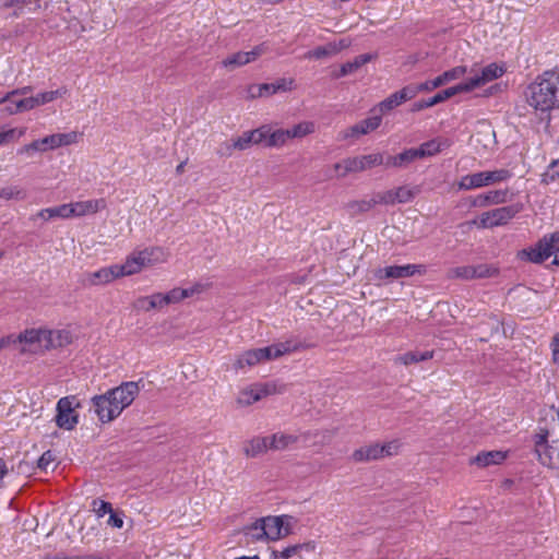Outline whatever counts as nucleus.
Returning a JSON list of instances; mask_svg holds the SVG:
<instances>
[{
  "mask_svg": "<svg viewBox=\"0 0 559 559\" xmlns=\"http://www.w3.org/2000/svg\"><path fill=\"white\" fill-rule=\"evenodd\" d=\"M405 103L400 92H394L389 97L383 99L379 104V110L381 114H384L386 111H390L394 109L395 107L400 106L401 104Z\"/></svg>",
  "mask_w": 559,
  "mask_h": 559,
  "instance_id": "nucleus-40",
  "label": "nucleus"
},
{
  "mask_svg": "<svg viewBox=\"0 0 559 559\" xmlns=\"http://www.w3.org/2000/svg\"><path fill=\"white\" fill-rule=\"evenodd\" d=\"M376 56L371 53H362L354 58L353 61L345 62L341 66L340 71L334 73L333 76L335 79H340L356 72L359 68H361L367 62L371 61Z\"/></svg>",
  "mask_w": 559,
  "mask_h": 559,
  "instance_id": "nucleus-25",
  "label": "nucleus"
},
{
  "mask_svg": "<svg viewBox=\"0 0 559 559\" xmlns=\"http://www.w3.org/2000/svg\"><path fill=\"white\" fill-rule=\"evenodd\" d=\"M140 382L128 381L107 391L109 396L117 404L120 413L132 404L140 392Z\"/></svg>",
  "mask_w": 559,
  "mask_h": 559,
  "instance_id": "nucleus-10",
  "label": "nucleus"
},
{
  "mask_svg": "<svg viewBox=\"0 0 559 559\" xmlns=\"http://www.w3.org/2000/svg\"><path fill=\"white\" fill-rule=\"evenodd\" d=\"M246 64H248V58H246L245 51L235 52L222 61L223 67L230 69H235Z\"/></svg>",
  "mask_w": 559,
  "mask_h": 559,
  "instance_id": "nucleus-41",
  "label": "nucleus"
},
{
  "mask_svg": "<svg viewBox=\"0 0 559 559\" xmlns=\"http://www.w3.org/2000/svg\"><path fill=\"white\" fill-rule=\"evenodd\" d=\"M309 544H295L290 545L283 550H275L273 549L271 551L270 559H290L293 556L299 554L302 549H308Z\"/></svg>",
  "mask_w": 559,
  "mask_h": 559,
  "instance_id": "nucleus-36",
  "label": "nucleus"
},
{
  "mask_svg": "<svg viewBox=\"0 0 559 559\" xmlns=\"http://www.w3.org/2000/svg\"><path fill=\"white\" fill-rule=\"evenodd\" d=\"M381 120V115H374L364 119L342 132V139L346 140L348 138H358L360 135L368 134L369 132L379 128Z\"/></svg>",
  "mask_w": 559,
  "mask_h": 559,
  "instance_id": "nucleus-20",
  "label": "nucleus"
},
{
  "mask_svg": "<svg viewBox=\"0 0 559 559\" xmlns=\"http://www.w3.org/2000/svg\"><path fill=\"white\" fill-rule=\"evenodd\" d=\"M262 527H264L263 519L255 521L252 525H250L247 530V534L251 536L252 540H263L264 534H262Z\"/></svg>",
  "mask_w": 559,
  "mask_h": 559,
  "instance_id": "nucleus-51",
  "label": "nucleus"
},
{
  "mask_svg": "<svg viewBox=\"0 0 559 559\" xmlns=\"http://www.w3.org/2000/svg\"><path fill=\"white\" fill-rule=\"evenodd\" d=\"M340 51V48H337L336 43L328 44L326 46H320L313 49L309 52L310 57H313L316 59H321L328 56L335 55Z\"/></svg>",
  "mask_w": 559,
  "mask_h": 559,
  "instance_id": "nucleus-44",
  "label": "nucleus"
},
{
  "mask_svg": "<svg viewBox=\"0 0 559 559\" xmlns=\"http://www.w3.org/2000/svg\"><path fill=\"white\" fill-rule=\"evenodd\" d=\"M55 211H56L57 217L69 218L71 216H73L72 203L56 206Z\"/></svg>",
  "mask_w": 559,
  "mask_h": 559,
  "instance_id": "nucleus-57",
  "label": "nucleus"
},
{
  "mask_svg": "<svg viewBox=\"0 0 559 559\" xmlns=\"http://www.w3.org/2000/svg\"><path fill=\"white\" fill-rule=\"evenodd\" d=\"M432 357L433 352H406L405 354L397 356L395 361L401 362L403 365H409L414 362L428 360L431 359Z\"/></svg>",
  "mask_w": 559,
  "mask_h": 559,
  "instance_id": "nucleus-34",
  "label": "nucleus"
},
{
  "mask_svg": "<svg viewBox=\"0 0 559 559\" xmlns=\"http://www.w3.org/2000/svg\"><path fill=\"white\" fill-rule=\"evenodd\" d=\"M119 278L116 265L102 267L95 272H86L84 274L83 284L88 286L106 285Z\"/></svg>",
  "mask_w": 559,
  "mask_h": 559,
  "instance_id": "nucleus-18",
  "label": "nucleus"
},
{
  "mask_svg": "<svg viewBox=\"0 0 559 559\" xmlns=\"http://www.w3.org/2000/svg\"><path fill=\"white\" fill-rule=\"evenodd\" d=\"M286 130L289 132V140L301 139L308 134L313 133L316 130V124L312 121H302Z\"/></svg>",
  "mask_w": 559,
  "mask_h": 559,
  "instance_id": "nucleus-35",
  "label": "nucleus"
},
{
  "mask_svg": "<svg viewBox=\"0 0 559 559\" xmlns=\"http://www.w3.org/2000/svg\"><path fill=\"white\" fill-rule=\"evenodd\" d=\"M290 519L289 516H269L263 519L264 527L261 532L264 534V539L277 540L281 537L287 536L290 533L288 526H284V520Z\"/></svg>",
  "mask_w": 559,
  "mask_h": 559,
  "instance_id": "nucleus-16",
  "label": "nucleus"
},
{
  "mask_svg": "<svg viewBox=\"0 0 559 559\" xmlns=\"http://www.w3.org/2000/svg\"><path fill=\"white\" fill-rule=\"evenodd\" d=\"M460 93H468L467 90H466V86L464 85V83H460V84H456L454 86H451V87H448L443 91H440L438 92L436 95H433L432 97L428 98L429 99V103L432 106L437 105V104H440Z\"/></svg>",
  "mask_w": 559,
  "mask_h": 559,
  "instance_id": "nucleus-31",
  "label": "nucleus"
},
{
  "mask_svg": "<svg viewBox=\"0 0 559 559\" xmlns=\"http://www.w3.org/2000/svg\"><path fill=\"white\" fill-rule=\"evenodd\" d=\"M148 297L151 299V304H152V308L153 309L163 308L164 306L168 305L167 301H166V298H165V294L157 293V294H153V295H151Z\"/></svg>",
  "mask_w": 559,
  "mask_h": 559,
  "instance_id": "nucleus-58",
  "label": "nucleus"
},
{
  "mask_svg": "<svg viewBox=\"0 0 559 559\" xmlns=\"http://www.w3.org/2000/svg\"><path fill=\"white\" fill-rule=\"evenodd\" d=\"M507 452L503 451L480 452L475 457H473L472 463H475L481 467H486L489 465L501 464L507 459Z\"/></svg>",
  "mask_w": 559,
  "mask_h": 559,
  "instance_id": "nucleus-27",
  "label": "nucleus"
},
{
  "mask_svg": "<svg viewBox=\"0 0 559 559\" xmlns=\"http://www.w3.org/2000/svg\"><path fill=\"white\" fill-rule=\"evenodd\" d=\"M396 203H407L415 198V191L405 186L394 189Z\"/></svg>",
  "mask_w": 559,
  "mask_h": 559,
  "instance_id": "nucleus-45",
  "label": "nucleus"
},
{
  "mask_svg": "<svg viewBox=\"0 0 559 559\" xmlns=\"http://www.w3.org/2000/svg\"><path fill=\"white\" fill-rule=\"evenodd\" d=\"M426 272L427 266L425 264L389 265L376 269L373 272V277L379 282H386L411 277L415 274L423 275Z\"/></svg>",
  "mask_w": 559,
  "mask_h": 559,
  "instance_id": "nucleus-7",
  "label": "nucleus"
},
{
  "mask_svg": "<svg viewBox=\"0 0 559 559\" xmlns=\"http://www.w3.org/2000/svg\"><path fill=\"white\" fill-rule=\"evenodd\" d=\"M506 71L507 69L504 63L492 62L483 68L479 74L469 78L463 83L466 86L467 92H471L476 87L483 86L493 80L501 78Z\"/></svg>",
  "mask_w": 559,
  "mask_h": 559,
  "instance_id": "nucleus-13",
  "label": "nucleus"
},
{
  "mask_svg": "<svg viewBox=\"0 0 559 559\" xmlns=\"http://www.w3.org/2000/svg\"><path fill=\"white\" fill-rule=\"evenodd\" d=\"M285 390V384L276 382L253 383L241 389L236 401L241 407L250 406L266 396L282 394Z\"/></svg>",
  "mask_w": 559,
  "mask_h": 559,
  "instance_id": "nucleus-2",
  "label": "nucleus"
},
{
  "mask_svg": "<svg viewBox=\"0 0 559 559\" xmlns=\"http://www.w3.org/2000/svg\"><path fill=\"white\" fill-rule=\"evenodd\" d=\"M37 337V332L34 329H26L19 334H9L0 337V349L16 345H34V340Z\"/></svg>",
  "mask_w": 559,
  "mask_h": 559,
  "instance_id": "nucleus-23",
  "label": "nucleus"
},
{
  "mask_svg": "<svg viewBox=\"0 0 559 559\" xmlns=\"http://www.w3.org/2000/svg\"><path fill=\"white\" fill-rule=\"evenodd\" d=\"M198 289L190 288V289H182V288H174L170 292L165 294V298L167 304H175L178 301L183 300L185 298H188L192 296Z\"/></svg>",
  "mask_w": 559,
  "mask_h": 559,
  "instance_id": "nucleus-39",
  "label": "nucleus"
},
{
  "mask_svg": "<svg viewBox=\"0 0 559 559\" xmlns=\"http://www.w3.org/2000/svg\"><path fill=\"white\" fill-rule=\"evenodd\" d=\"M37 337L34 344L45 342V349H58L73 344L74 335L69 329L50 330L45 328L34 329Z\"/></svg>",
  "mask_w": 559,
  "mask_h": 559,
  "instance_id": "nucleus-6",
  "label": "nucleus"
},
{
  "mask_svg": "<svg viewBox=\"0 0 559 559\" xmlns=\"http://www.w3.org/2000/svg\"><path fill=\"white\" fill-rule=\"evenodd\" d=\"M67 88L61 87L56 91L43 92L36 96L24 97L19 100H12V105L4 106L1 112L7 115H14L23 111L31 110L35 107L48 104L55 99L62 97L67 94Z\"/></svg>",
  "mask_w": 559,
  "mask_h": 559,
  "instance_id": "nucleus-3",
  "label": "nucleus"
},
{
  "mask_svg": "<svg viewBox=\"0 0 559 559\" xmlns=\"http://www.w3.org/2000/svg\"><path fill=\"white\" fill-rule=\"evenodd\" d=\"M92 506L98 518H103L105 514L114 511L111 503L104 500L95 499L93 500Z\"/></svg>",
  "mask_w": 559,
  "mask_h": 559,
  "instance_id": "nucleus-50",
  "label": "nucleus"
},
{
  "mask_svg": "<svg viewBox=\"0 0 559 559\" xmlns=\"http://www.w3.org/2000/svg\"><path fill=\"white\" fill-rule=\"evenodd\" d=\"M260 131L263 130L261 136V144L264 147H281L289 140V132L284 129L273 130L271 126L263 124L259 127Z\"/></svg>",
  "mask_w": 559,
  "mask_h": 559,
  "instance_id": "nucleus-19",
  "label": "nucleus"
},
{
  "mask_svg": "<svg viewBox=\"0 0 559 559\" xmlns=\"http://www.w3.org/2000/svg\"><path fill=\"white\" fill-rule=\"evenodd\" d=\"M418 158L419 156L417 151L413 147L405 150L395 156H389L383 164L388 167L403 168Z\"/></svg>",
  "mask_w": 559,
  "mask_h": 559,
  "instance_id": "nucleus-26",
  "label": "nucleus"
},
{
  "mask_svg": "<svg viewBox=\"0 0 559 559\" xmlns=\"http://www.w3.org/2000/svg\"><path fill=\"white\" fill-rule=\"evenodd\" d=\"M499 273L498 267L488 263H480L477 265H463L450 270V278H460L464 281L488 278L496 276Z\"/></svg>",
  "mask_w": 559,
  "mask_h": 559,
  "instance_id": "nucleus-9",
  "label": "nucleus"
},
{
  "mask_svg": "<svg viewBox=\"0 0 559 559\" xmlns=\"http://www.w3.org/2000/svg\"><path fill=\"white\" fill-rule=\"evenodd\" d=\"M261 349H302L299 342L286 340L285 342L273 343L272 345L262 347Z\"/></svg>",
  "mask_w": 559,
  "mask_h": 559,
  "instance_id": "nucleus-49",
  "label": "nucleus"
},
{
  "mask_svg": "<svg viewBox=\"0 0 559 559\" xmlns=\"http://www.w3.org/2000/svg\"><path fill=\"white\" fill-rule=\"evenodd\" d=\"M467 72V68L465 66H457L450 70L444 71L442 74L438 75L432 80H428L421 83V87L425 92H431L449 82L457 80L462 78Z\"/></svg>",
  "mask_w": 559,
  "mask_h": 559,
  "instance_id": "nucleus-17",
  "label": "nucleus"
},
{
  "mask_svg": "<svg viewBox=\"0 0 559 559\" xmlns=\"http://www.w3.org/2000/svg\"><path fill=\"white\" fill-rule=\"evenodd\" d=\"M134 307L138 309V310H142V311H150L152 310V304H151V299L148 296H144V297H140L135 300L134 302Z\"/></svg>",
  "mask_w": 559,
  "mask_h": 559,
  "instance_id": "nucleus-61",
  "label": "nucleus"
},
{
  "mask_svg": "<svg viewBox=\"0 0 559 559\" xmlns=\"http://www.w3.org/2000/svg\"><path fill=\"white\" fill-rule=\"evenodd\" d=\"M36 217H39L44 221H49L51 218L57 217L55 207L43 209L39 212H37L36 215L32 216L31 219H35Z\"/></svg>",
  "mask_w": 559,
  "mask_h": 559,
  "instance_id": "nucleus-60",
  "label": "nucleus"
},
{
  "mask_svg": "<svg viewBox=\"0 0 559 559\" xmlns=\"http://www.w3.org/2000/svg\"><path fill=\"white\" fill-rule=\"evenodd\" d=\"M249 93L251 97H263L270 96L276 93L275 84L273 83H263L259 85H253L249 88Z\"/></svg>",
  "mask_w": 559,
  "mask_h": 559,
  "instance_id": "nucleus-43",
  "label": "nucleus"
},
{
  "mask_svg": "<svg viewBox=\"0 0 559 559\" xmlns=\"http://www.w3.org/2000/svg\"><path fill=\"white\" fill-rule=\"evenodd\" d=\"M158 249H144L142 251L134 252L136 259V267L139 272L147 265H152L157 259H154V254L158 252Z\"/></svg>",
  "mask_w": 559,
  "mask_h": 559,
  "instance_id": "nucleus-38",
  "label": "nucleus"
},
{
  "mask_svg": "<svg viewBox=\"0 0 559 559\" xmlns=\"http://www.w3.org/2000/svg\"><path fill=\"white\" fill-rule=\"evenodd\" d=\"M542 243H545L549 251L556 253L559 251V231L551 234L549 237L545 236L540 239Z\"/></svg>",
  "mask_w": 559,
  "mask_h": 559,
  "instance_id": "nucleus-52",
  "label": "nucleus"
},
{
  "mask_svg": "<svg viewBox=\"0 0 559 559\" xmlns=\"http://www.w3.org/2000/svg\"><path fill=\"white\" fill-rule=\"evenodd\" d=\"M95 414L102 423H109L117 418L121 413L114 400L106 392L102 395H95L92 399Z\"/></svg>",
  "mask_w": 559,
  "mask_h": 559,
  "instance_id": "nucleus-15",
  "label": "nucleus"
},
{
  "mask_svg": "<svg viewBox=\"0 0 559 559\" xmlns=\"http://www.w3.org/2000/svg\"><path fill=\"white\" fill-rule=\"evenodd\" d=\"M516 255L521 261L539 264L550 258L552 251H549V248L539 240L535 246L520 250Z\"/></svg>",
  "mask_w": 559,
  "mask_h": 559,
  "instance_id": "nucleus-21",
  "label": "nucleus"
},
{
  "mask_svg": "<svg viewBox=\"0 0 559 559\" xmlns=\"http://www.w3.org/2000/svg\"><path fill=\"white\" fill-rule=\"evenodd\" d=\"M528 106L537 111L549 112L559 109V71L545 70L525 90Z\"/></svg>",
  "mask_w": 559,
  "mask_h": 559,
  "instance_id": "nucleus-1",
  "label": "nucleus"
},
{
  "mask_svg": "<svg viewBox=\"0 0 559 559\" xmlns=\"http://www.w3.org/2000/svg\"><path fill=\"white\" fill-rule=\"evenodd\" d=\"M452 145V141L447 138H436L424 142L419 147L416 148L419 158L435 156L438 153L449 148Z\"/></svg>",
  "mask_w": 559,
  "mask_h": 559,
  "instance_id": "nucleus-22",
  "label": "nucleus"
},
{
  "mask_svg": "<svg viewBox=\"0 0 559 559\" xmlns=\"http://www.w3.org/2000/svg\"><path fill=\"white\" fill-rule=\"evenodd\" d=\"M559 177V158L551 162L548 166L547 170L543 174L542 181L544 183H549Z\"/></svg>",
  "mask_w": 559,
  "mask_h": 559,
  "instance_id": "nucleus-47",
  "label": "nucleus"
},
{
  "mask_svg": "<svg viewBox=\"0 0 559 559\" xmlns=\"http://www.w3.org/2000/svg\"><path fill=\"white\" fill-rule=\"evenodd\" d=\"M115 265L119 277L139 273L134 252L126 259L124 263Z\"/></svg>",
  "mask_w": 559,
  "mask_h": 559,
  "instance_id": "nucleus-37",
  "label": "nucleus"
},
{
  "mask_svg": "<svg viewBox=\"0 0 559 559\" xmlns=\"http://www.w3.org/2000/svg\"><path fill=\"white\" fill-rule=\"evenodd\" d=\"M33 91L32 86H24L21 88H15L11 92H8L7 95L9 96V105H12V100H16L15 96L22 95L25 96L29 94Z\"/></svg>",
  "mask_w": 559,
  "mask_h": 559,
  "instance_id": "nucleus-59",
  "label": "nucleus"
},
{
  "mask_svg": "<svg viewBox=\"0 0 559 559\" xmlns=\"http://www.w3.org/2000/svg\"><path fill=\"white\" fill-rule=\"evenodd\" d=\"M383 163V155L380 153L345 158V171L340 173L338 178H344L352 173L364 171Z\"/></svg>",
  "mask_w": 559,
  "mask_h": 559,
  "instance_id": "nucleus-11",
  "label": "nucleus"
},
{
  "mask_svg": "<svg viewBox=\"0 0 559 559\" xmlns=\"http://www.w3.org/2000/svg\"><path fill=\"white\" fill-rule=\"evenodd\" d=\"M58 147L67 146L75 142L76 140V133L70 132V133H56Z\"/></svg>",
  "mask_w": 559,
  "mask_h": 559,
  "instance_id": "nucleus-54",
  "label": "nucleus"
},
{
  "mask_svg": "<svg viewBox=\"0 0 559 559\" xmlns=\"http://www.w3.org/2000/svg\"><path fill=\"white\" fill-rule=\"evenodd\" d=\"M430 107H431V105L429 103V99H420L418 102H415L412 105L411 111L417 112V111H420V110H424V109L430 108Z\"/></svg>",
  "mask_w": 559,
  "mask_h": 559,
  "instance_id": "nucleus-64",
  "label": "nucleus"
},
{
  "mask_svg": "<svg viewBox=\"0 0 559 559\" xmlns=\"http://www.w3.org/2000/svg\"><path fill=\"white\" fill-rule=\"evenodd\" d=\"M400 94L402 95L404 102L413 99L418 93L425 92V90L421 87V83L414 85L409 84L401 88Z\"/></svg>",
  "mask_w": 559,
  "mask_h": 559,
  "instance_id": "nucleus-48",
  "label": "nucleus"
},
{
  "mask_svg": "<svg viewBox=\"0 0 559 559\" xmlns=\"http://www.w3.org/2000/svg\"><path fill=\"white\" fill-rule=\"evenodd\" d=\"M260 129H254L251 131H246L241 135H239L233 142V147L239 151L247 150L252 144H261V136H263Z\"/></svg>",
  "mask_w": 559,
  "mask_h": 559,
  "instance_id": "nucleus-28",
  "label": "nucleus"
},
{
  "mask_svg": "<svg viewBox=\"0 0 559 559\" xmlns=\"http://www.w3.org/2000/svg\"><path fill=\"white\" fill-rule=\"evenodd\" d=\"M26 3V0H0V9H15L14 15L17 16L20 13L19 10H22L23 5Z\"/></svg>",
  "mask_w": 559,
  "mask_h": 559,
  "instance_id": "nucleus-53",
  "label": "nucleus"
},
{
  "mask_svg": "<svg viewBox=\"0 0 559 559\" xmlns=\"http://www.w3.org/2000/svg\"><path fill=\"white\" fill-rule=\"evenodd\" d=\"M509 191L508 189L504 190H491L486 193L477 195L474 201L473 205L478 207H484L490 204H500L508 201Z\"/></svg>",
  "mask_w": 559,
  "mask_h": 559,
  "instance_id": "nucleus-24",
  "label": "nucleus"
},
{
  "mask_svg": "<svg viewBox=\"0 0 559 559\" xmlns=\"http://www.w3.org/2000/svg\"><path fill=\"white\" fill-rule=\"evenodd\" d=\"M297 441L298 437L294 435L277 432L269 438V448L271 450H284L288 448L290 444L296 443Z\"/></svg>",
  "mask_w": 559,
  "mask_h": 559,
  "instance_id": "nucleus-32",
  "label": "nucleus"
},
{
  "mask_svg": "<svg viewBox=\"0 0 559 559\" xmlns=\"http://www.w3.org/2000/svg\"><path fill=\"white\" fill-rule=\"evenodd\" d=\"M0 198L4 200H24L26 198V193L23 189L11 186L0 188Z\"/></svg>",
  "mask_w": 559,
  "mask_h": 559,
  "instance_id": "nucleus-42",
  "label": "nucleus"
},
{
  "mask_svg": "<svg viewBox=\"0 0 559 559\" xmlns=\"http://www.w3.org/2000/svg\"><path fill=\"white\" fill-rule=\"evenodd\" d=\"M40 144H41L43 152H46L48 150L58 148L56 134L47 135V136L40 139Z\"/></svg>",
  "mask_w": 559,
  "mask_h": 559,
  "instance_id": "nucleus-56",
  "label": "nucleus"
},
{
  "mask_svg": "<svg viewBox=\"0 0 559 559\" xmlns=\"http://www.w3.org/2000/svg\"><path fill=\"white\" fill-rule=\"evenodd\" d=\"M286 352H243L234 364L236 370L246 371L258 364L280 358Z\"/></svg>",
  "mask_w": 559,
  "mask_h": 559,
  "instance_id": "nucleus-14",
  "label": "nucleus"
},
{
  "mask_svg": "<svg viewBox=\"0 0 559 559\" xmlns=\"http://www.w3.org/2000/svg\"><path fill=\"white\" fill-rule=\"evenodd\" d=\"M523 210V204L514 203L502 207H497L480 214L474 224L479 228H493L497 226L507 225Z\"/></svg>",
  "mask_w": 559,
  "mask_h": 559,
  "instance_id": "nucleus-5",
  "label": "nucleus"
},
{
  "mask_svg": "<svg viewBox=\"0 0 559 559\" xmlns=\"http://www.w3.org/2000/svg\"><path fill=\"white\" fill-rule=\"evenodd\" d=\"M509 169L501 168L491 171H479L463 176L459 182L461 190H473L489 185L507 181L512 177Z\"/></svg>",
  "mask_w": 559,
  "mask_h": 559,
  "instance_id": "nucleus-4",
  "label": "nucleus"
},
{
  "mask_svg": "<svg viewBox=\"0 0 559 559\" xmlns=\"http://www.w3.org/2000/svg\"><path fill=\"white\" fill-rule=\"evenodd\" d=\"M107 524L116 528H121L123 526V519L120 514L112 511L109 513Z\"/></svg>",
  "mask_w": 559,
  "mask_h": 559,
  "instance_id": "nucleus-63",
  "label": "nucleus"
},
{
  "mask_svg": "<svg viewBox=\"0 0 559 559\" xmlns=\"http://www.w3.org/2000/svg\"><path fill=\"white\" fill-rule=\"evenodd\" d=\"M397 450L399 444L395 441L383 444L373 443L355 450L352 454V459L355 462H367L395 455Z\"/></svg>",
  "mask_w": 559,
  "mask_h": 559,
  "instance_id": "nucleus-8",
  "label": "nucleus"
},
{
  "mask_svg": "<svg viewBox=\"0 0 559 559\" xmlns=\"http://www.w3.org/2000/svg\"><path fill=\"white\" fill-rule=\"evenodd\" d=\"M100 202L98 200H87L72 203L73 216H83L98 212Z\"/></svg>",
  "mask_w": 559,
  "mask_h": 559,
  "instance_id": "nucleus-33",
  "label": "nucleus"
},
{
  "mask_svg": "<svg viewBox=\"0 0 559 559\" xmlns=\"http://www.w3.org/2000/svg\"><path fill=\"white\" fill-rule=\"evenodd\" d=\"M53 461V455L50 451H46L38 460V467L43 471H46L50 463Z\"/></svg>",
  "mask_w": 559,
  "mask_h": 559,
  "instance_id": "nucleus-62",
  "label": "nucleus"
},
{
  "mask_svg": "<svg viewBox=\"0 0 559 559\" xmlns=\"http://www.w3.org/2000/svg\"><path fill=\"white\" fill-rule=\"evenodd\" d=\"M266 46L264 44H261L253 47V49H251L250 51H245L246 58H248V63L257 60L266 51Z\"/></svg>",
  "mask_w": 559,
  "mask_h": 559,
  "instance_id": "nucleus-55",
  "label": "nucleus"
},
{
  "mask_svg": "<svg viewBox=\"0 0 559 559\" xmlns=\"http://www.w3.org/2000/svg\"><path fill=\"white\" fill-rule=\"evenodd\" d=\"M269 448V438L255 437L245 443L243 452L248 457H255L266 452Z\"/></svg>",
  "mask_w": 559,
  "mask_h": 559,
  "instance_id": "nucleus-29",
  "label": "nucleus"
},
{
  "mask_svg": "<svg viewBox=\"0 0 559 559\" xmlns=\"http://www.w3.org/2000/svg\"><path fill=\"white\" fill-rule=\"evenodd\" d=\"M376 205L377 204H384V205H393L396 203L395 197H394V190H388L383 192H379L372 197Z\"/></svg>",
  "mask_w": 559,
  "mask_h": 559,
  "instance_id": "nucleus-46",
  "label": "nucleus"
},
{
  "mask_svg": "<svg viewBox=\"0 0 559 559\" xmlns=\"http://www.w3.org/2000/svg\"><path fill=\"white\" fill-rule=\"evenodd\" d=\"M376 206L373 198L364 200H353L344 205V209L350 216H356L369 212Z\"/></svg>",
  "mask_w": 559,
  "mask_h": 559,
  "instance_id": "nucleus-30",
  "label": "nucleus"
},
{
  "mask_svg": "<svg viewBox=\"0 0 559 559\" xmlns=\"http://www.w3.org/2000/svg\"><path fill=\"white\" fill-rule=\"evenodd\" d=\"M73 400L74 397L66 396L57 402L56 424L61 429L72 430L78 425L79 416L74 412Z\"/></svg>",
  "mask_w": 559,
  "mask_h": 559,
  "instance_id": "nucleus-12",
  "label": "nucleus"
}]
</instances>
